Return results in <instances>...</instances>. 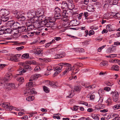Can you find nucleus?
Listing matches in <instances>:
<instances>
[{
  "instance_id": "052dcab7",
  "label": "nucleus",
  "mask_w": 120,
  "mask_h": 120,
  "mask_svg": "<svg viewBox=\"0 0 120 120\" xmlns=\"http://www.w3.org/2000/svg\"><path fill=\"white\" fill-rule=\"evenodd\" d=\"M32 84L33 82H29L28 83H26V86L27 87H31V86H32Z\"/></svg>"
},
{
  "instance_id": "bb28decb",
  "label": "nucleus",
  "mask_w": 120,
  "mask_h": 120,
  "mask_svg": "<svg viewBox=\"0 0 120 120\" xmlns=\"http://www.w3.org/2000/svg\"><path fill=\"white\" fill-rule=\"evenodd\" d=\"M111 69L115 71H118L119 70V67L117 65H114L112 66Z\"/></svg>"
},
{
  "instance_id": "a211bd4d",
  "label": "nucleus",
  "mask_w": 120,
  "mask_h": 120,
  "mask_svg": "<svg viewBox=\"0 0 120 120\" xmlns=\"http://www.w3.org/2000/svg\"><path fill=\"white\" fill-rule=\"evenodd\" d=\"M39 76V74L33 75L30 77L29 81H32L38 78Z\"/></svg>"
},
{
  "instance_id": "c85d7f7f",
  "label": "nucleus",
  "mask_w": 120,
  "mask_h": 120,
  "mask_svg": "<svg viewBox=\"0 0 120 120\" xmlns=\"http://www.w3.org/2000/svg\"><path fill=\"white\" fill-rule=\"evenodd\" d=\"M118 115L116 114H114L112 115L111 117H114V119L112 120H120V119H119V118L117 116Z\"/></svg>"
},
{
  "instance_id": "0e129e2a",
  "label": "nucleus",
  "mask_w": 120,
  "mask_h": 120,
  "mask_svg": "<svg viewBox=\"0 0 120 120\" xmlns=\"http://www.w3.org/2000/svg\"><path fill=\"white\" fill-rule=\"evenodd\" d=\"M116 54H112L110 55L109 56H108L107 57L109 58H113L116 57Z\"/></svg>"
},
{
  "instance_id": "338daca9",
  "label": "nucleus",
  "mask_w": 120,
  "mask_h": 120,
  "mask_svg": "<svg viewBox=\"0 0 120 120\" xmlns=\"http://www.w3.org/2000/svg\"><path fill=\"white\" fill-rule=\"evenodd\" d=\"M38 40H36L34 41L32 43H30L31 45H34L36 44V43H38Z\"/></svg>"
},
{
  "instance_id": "f3484780",
  "label": "nucleus",
  "mask_w": 120,
  "mask_h": 120,
  "mask_svg": "<svg viewBox=\"0 0 120 120\" xmlns=\"http://www.w3.org/2000/svg\"><path fill=\"white\" fill-rule=\"evenodd\" d=\"M15 22L13 20H11L8 22L6 24V26L8 27L11 28L12 27L13 25Z\"/></svg>"
},
{
  "instance_id": "774afa93",
  "label": "nucleus",
  "mask_w": 120,
  "mask_h": 120,
  "mask_svg": "<svg viewBox=\"0 0 120 120\" xmlns=\"http://www.w3.org/2000/svg\"><path fill=\"white\" fill-rule=\"evenodd\" d=\"M66 2L68 4L73 3V1L72 0H67Z\"/></svg>"
},
{
  "instance_id": "e433bc0d",
  "label": "nucleus",
  "mask_w": 120,
  "mask_h": 120,
  "mask_svg": "<svg viewBox=\"0 0 120 120\" xmlns=\"http://www.w3.org/2000/svg\"><path fill=\"white\" fill-rule=\"evenodd\" d=\"M114 50V48L112 47H111L107 49V53H110L113 52Z\"/></svg>"
},
{
  "instance_id": "603ef678",
  "label": "nucleus",
  "mask_w": 120,
  "mask_h": 120,
  "mask_svg": "<svg viewBox=\"0 0 120 120\" xmlns=\"http://www.w3.org/2000/svg\"><path fill=\"white\" fill-rule=\"evenodd\" d=\"M94 87V85H92L90 86H86L85 88H87L89 89H92Z\"/></svg>"
},
{
  "instance_id": "58836bf2",
  "label": "nucleus",
  "mask_w": 120,
  "mask_h": 120,
  "mask_svg": "<svg viewBox=\"0 0 120 120\" xmlns=\"http://www.w3.org/2000/svg\"><path fill=\"white\" fill-rule=\"evenodd\" d=\"M12 31L11 29L10 28H5V33H9L10 34Z\"/></svg>"
},
{
  "instance_id": "423d86ee",
  "label": "nucleus",
  "mask_w": 120,
  "mask_h": 120,
  "mask_svg": "<svg viewBox=\"0 0 120 120\" xmlns=\"http://www.w3.org/2000/svg\"><path fill=\"white\" fill-rule=\"evenodd\" d=\"M64 63H63L59 64L55 68L54 71H56L53 75V77L55 76L61 72L62 71L61 69L63 66V65L62 64Z\"/></svg>"
},
{
  "instance_id": "c756f323",
  "label": "nucleus",
  "mask_w": 120,
  "mask_h": 120,
  "mask_svg": "<svg viewBox=\"0 0 120 120\" xmlns=\"http://www.w3.org/2000/svg\"><path fill=\"white\" fill-rule=\"evenodd\" d=\"M40 22H39L38 21H37L35 22H33V26H34L36 28L38 27L40 25Z\"/></svg>"
},
{
  "instance_id": "49530a36",
  "label": "nucleus",
  "mask_w": 120,
  "mask_h": 120,
  "mask_svg": "<svg viewBox=\"0 0 120 120\" xmlns=\"http://www.w3.org/2000/svg\"><path fill=\"white\" fill-rule=\"evenodd\" d=\"M113 108L115 110L120 109V104L116 105H114L113 107Z\"/></svg>"
},
{
  "instance_id": "6ab92c4d",
  "label": "nucleus",
  "mask_w": 120,
  "mask_h": 120,
  "mask_svg": "<svg viewBox=\"0 0 120 120\" xmlns=\"http://www.w3.org/2000/svg\"><path fill=\"white\" fill-rule=\"evenodd\" d=\"M58 83L55 82L53 81L49 82V84L53 87L56 88L58 86Z\"/></svg>"
},
{
  "instance_id": "473e14b6",
  "label": "nucleus",
  "mask_w": 120,
  "mask_h": 120,
  "mask_svg": "<svg viewBox=\"0 0 120 120\" xmlns=\"http://www.w3.org/2000/svg\"><path fill=\"white\" fill-rule=\"evenodd\" d=\"M68 9H69L72 10L73 9L75 8V5H74L73 3L69 4H68Z\"/></svg>"
},
{
  "instance_id": "0eeeda50",
  "label": "nucleus",
  "mask_w": 120,
  "mask_h": 120,
  "mask_svg": "<svg viewBox=\"0 0 120 120\" xmlns=\"http://www.w3.org/2000/svg\"><path fill=\"white\" fill-rule=\"evenodd\" d=\"M0 105L6 110L8 111H11L14 108L13 106L10 105V103L8 102H4L1 104Z\"/></svg>"
},
{
  "instance_id": "2f4dec72",
  "label": "nucleus",
  "mask_w": 120,
  "mask_h": 120,
  "mask_svg": "<svg viewBox=\"0 0 120 120\" xmlns=\"http://www.w3.org/2000/svg\"><path fill=\"white\" fill-rule=\"evenodd\" d=\"M106 29L108 31H113V29L112 28V26L111 25H107L106 26Z\"/></svg>"
},
{
  "instance_id": "bf43d9fd",
  "label": "nucleus",
  "mask_w": 120,
  "mask_h": 120,
  "mask_svg": "<svg viewBox=\"0 0 120 120\" xmlns=\"http://www.w3.org/2000/svg\"><path fill=\"white\" fill-rule=\"evenodd\" d=\"M87 8L88 9H90V10H88V11H92L91 9H92L93 10H94V8L92 6H88V7H87Z\"/></svg>"
},
{
  "instance_id": "aec40b11",
  "label": "nucleus",
  "mask_w": 120,
  "mask_h": 120,
  "mask_svg": "<svg viewBox=\"0 0 120 120\" xmlns=\"http://www.w3.org/2000/svg\"><path fill=\"white\" fill-rule=\"evenodd\" d=\"M61 8L62 9H68L67 3L66 1L63 2L62 4Z\"/></svg>"
},
{
  "instance_id": "8fccbe9b",
  "label": "nucleus",
  "mask_w": 120,
  "mask_h": 120,
  "mask_svg": "<svg viewBox=\"0 0 120 120\" xmlns=\"http://www.w3.org/2000/svg\"><path fill=\"white\" fill-rule=\"evenodd\" d=\"M60 114H54V115L53 116V118L54 119H60V116H58V115Z\"/></svg>"
},
{
  "instance_id": "ddd939ff",
  "label": "nucleus",
  "mask_w": 120,
  "mask_h": 120,
  "mask_svg": "<svg viewBox=\"0 0 120 120\" xmlns=\"http://www.w3.org/2000/svg\"><path fill=\"white\" fill-rule=\"evenodd\" d=\"M36 93V92L33 90L28 89H27L24 93L25 96H27L30 95L34 94H35Z\"/></svg>"
},
{
  "instance_id": "a19ab883",
  "label": "nucleus",
  "mask_w": 120,
  "mask_h": 120,
  "mask_svg": "<svg viewBox=\"0 0 120 120\" xmlns=\"http://www.w3.org/2000/svg\"><path fill=\"white\" fill-rule=\"evenodd\" d=\"M81 89V86H78L75 87L74 89L76 91H80Z\"/></svg>"
},
{
  "instance_id": "72a5a7b5",
  "label": "nucleus",
  "mask_w": 120,
  "mask_h": 120,
  "mask_svg": "<svg viewBox=\"0 0 120 120\" xmlns=\"http://www.w3.org/2000/svg\"><path fill=\"white\" fill-rule=\"evenodd\" d=\"M5 81L4 79H3V78H0V84H2V85H1V86H3L4 88L5 87L4 85L3 86L2 85L5 84Z\"/></svg>"
},
{
  "instance_id": "b1692460",
  "label": "nucleus",
  "mask_w": 120,
  "mask_h": 120,
  "mask_svg": "<svg viewBox=\"0 0 120 120\" xmlns=\"http://www.w3.org/2000/svg\"><path fill=\"white\" fill-rule=\"evenodd\" d=\"M77 21L76 20H71L70 22V24L72 26H75L78 24L77 23Z\"/></svg>"
},
{
  "instance_id": "4c0bfd02",
  "label": "nucleus",
  "mask_w": 120,
  "mask_h": 120,
  "mask_svg": "<svg viewBox=\"0 0 120 120\" xmlns=\"http://www.w3.org/2000/svg\"><path fill=\"white\" fill-rule=\"evenodd\" d=\"M20 34L17 31L16 32L14 33L13 37L15 38H18L20 36Z\"/></svg>"
},
{
  "instance_id": "680f3d73",
  "label": "nucleus",
  "mask_w": 120,
  "mask_h": 120,
  "mask_svg": "<svg viewBox=\"0 0 120 120\" xmlns=\"http://www.w3.org/2000/svg\"><path fill=\"white\" fill-rule=\"evenodd\" d=\"M94 31L92 30H90L89 32V35L90 36L91 35L94 34Z\"/></svg>"
},
{
  "instance_id": "de8ad7c7",
  "label": "nucleus",
  "mask_w": 120,
  "mask_h": 120,
  "mask_svg": "<svg viewBox=\"0 0 120 120\" xmlns=\"http://www.w3.org/2000/svg\"><path fill=\"white\" fill-rule=\"evenodd\" d=\"M90 28L92 30H96L98 29V27L95 25H94L91 26Z\"/></svg>"
},
{
  "instance_id": "79ce46f5",
  "label": "nucleus",
  "mask_w": 120,
  "mask_h": 120,
  "mask_svg": "<svg viewBox=\"0 0 120 120\" xmlns=\"http://www.w3.org/2000/svg\"><path fill=\"white\" fill-rule=\"evenodd\" d=\"M17 80L21 83H23L24 81V79L22 77H19L17 78Z\"/></svg>"
},
{
  "instance_id": "7c9ffc66",
  "label": "nucleus",
  "mask_w": 120,
  "mask_h": 120,
  "mask_svg": "<svg viewBox=\"0 0 120 120\" xmlns=\"http://www.w3.org/2000/svg\"><path fill=\"white\" fill-rule=\"evenodd\" d=\"M106 103L108 105H110L112 104V99L111 98H109L106 101Z\"/></svg>"
},
{
  "instance_id": "69168bd1",
  "label": "nucleus",
  "mask_w": 120,
  "mask_h": 120,
  "mask_svg": "<svg viewBox=\"0 0 120 120\" xmlns=\"http://www.w3.org/2000/svg\"><path fill=\"white\" fill-rule=\"evenodd\" d=\"M24 48V47L23 46H20V47H18L16 48V49L18 50H20Z\"/></svg>"
},
{
  "instance_id": "5fc2aeb1",
  "label": "nucleus",
  "mask_w": 120,
  "mask_h": 120,
  "mask_svg": "<svg viewBox=\"0 0 120 120\" xmlns=\"http://www.w3.org/2000/svg\"><path fill=\"white\" fill-rule=\"evenodd\" d=\"M13 28L15 30L16 29L18 28H18L19 27V26H18L16 24V23L15 22L14 24L12 26Z\"/></svg>"
},
{
  "instance_id": "39448f33",
  "label": "nucleus",
  "mask_w": 120,
  "mask_h": 120,
  "mask_svg": "<svg viewBox=\"0 0 120 120\" xmlns=\"http://www.w3.org/2000/svg\"><path fill=\"white\" fill-rule=\"evenodd\" d=\"M39 14H40V12H36L35 11L31 10L29 11L27 13V15L28 18L32 19L34 18L36 15Z\"/></svg>"
},
{
  "instance_id": "4d7b16f0",
  "label": "nucleus",
  "mask_w": 120,
  "mask_h": 120,
  "mask_svg": "<svg viewBox=\"0 0 120 120\" xmlns=\"http://www.w3.org/2000/svg\"><path fill=\"white\" fill-rule=\"evenodd\" d=\"M34 70L36 71H39L41 70V68L40 67L37 66L35 67Z\"/></svg>"
},
{
  "instance_id": "1a4fd4ad",
  "label": "nucleus",
  "mask_w": 120,
  "mask_h": 120,
  "mask_svg": "<svg viewBox=\"0 0 120 120\" xmlns=\"http://www.w3.org/2000/svg\"><path fill=\"white\" fill-rule=\"evenodd\" d=\"M54 12V16L55 17H57L56 19H60L61 18L60 9L57 7L55 8Z\"/></svg>"
},
{
  "instance_id": "7ed1b4c3",
  "label": "nucleus",
  "mask_w": 120,
  "mask_h": 120,
  "mask_svg": "<svg viewBox=\"0 0 120 120\" xmlns=\"http://www.w3.org/2000/svg\"><path fill=\"white\" fill-rule=\"evenodd\" d=\"M4 85V88H6L7 89H8L9 90H10L11 89V88H17L19 86V84L18 85L17 84H15L14 83H8L7 84H5L3 85V86Z\"/></svg>"
},
{
  "instance_id": "6e6d98bb",
  "label": "nucleus",
  "mask_w": 120,
  "mask_h": 120,
  "mask_svg": "<svg viewBox=\"0 0 120 120\" xmlns=\"http://www.w3.org/2000/svg\"><path fill=\"white\" fill-rule=\"evenodd\" d=\"M38 63L34 60L31 61L29 62V64L33 65H36L38 64Z\"/></svg>"
},
{
  "instance_id": "cd10ccee",
  "label": "nucleus",
  "mask_w": 120,
  "mask_h": 120,
  "mask_svg": "<svg viewBox=\"0 0 120 120\" xmlns=\"http://www.w3.org/2000/svg\"><path fill=\"white\" fill-rule=\"evenodd\" d=\"M111 15L116 19L120 18V13H117L116 14L114 13H112Z\"/></svg>"
},
{
  "instance_id": "412c9836",
  "label": "nucleus",
  "mask_w": 120,
  "mask_h": 120,
  "mask_svg": "<svg viewBox=\"0 0 120 120\" xmlns=\"http://www.w3.org/2000/svg\"><path fill=\"white\" fill-rule=\"evenodd\" d=\"M35 53L38 55H41L42 53V50L40 48L36 49L35 50Z\"/></svg>"
},
{
  "instance_id": "6e6552de",
  "label": "nucleus",
  "mask_w": 120,
  "mask_h": 120,
  "mask_svg": "<svg viewBox=\"0 0 120 120\" xmlns=\"http://www.w3.org/2000/svg\"><path fill=\"white\" fill-rule=\"evenodd\" d=\"M21 54H19L12 55L11 56L9 60L15 62H18L19 61V57Z\"/></svg>"
},
{
  "instance_id": "a878e982",
  "label": "nucleus",
  "mask_w": 120,
  "mask_h": 120,
  "mask_svg": "<svg viewBox=\"0 0 120 120\" xmlns=\"http://www.w3.org/2000/svg\"><path fill=\"white\" fill-rule=\"evenodd\" d=\"M1 20L2 21L5 22L7 21L9 19L8 17H7V16H1Z\"/></svg>"
},
{
  "instance_id": "3c124183",
  "label": "nucleus",
  "mask_w": 120,
  "mask_h": 120,
  "mask_svg": "<svg viewBox=\"0 0 120 120\" xmlns=\"http://www.w3.org/2000/svg\"><path fill=\"white\" fill-rule=\"evenodd\" d=\"M107 62L106 61H104L101 62L100 64L101 66H105V65H107Z\"/></svg>"
},
{
  "instance_id": "864d4df0",
  "label": "nucleus",
  "mask_w": 120,
  "mask_h": 120,
  "mask_svg": "<svg viewBox=\"0 0 120 120\" xmlns=\"http://www.w3.org/2000/svg\"><path fill=\"white\" fill-rule=\"evenodd\" d=\"M34 34V32H29L27 34L28 36H33Z\"/></svg>"
},
{
  "instance_id": "09e8293b",
  "label": "nucleus",
  "mask_w": 120,
  "mask_h": 120,
  "mask_svg": "<svg viewBox=\"0 0 120 120\" xmlns=\"http://www.w3.org/2000/svg\"><path fill=\"white\" fill-rule=\"evenodd\" d=\"M43 88L45 92L48 93L49 92V89L47 87L45 86H44Z\"/></svg>"
},
{
  "instance_id": "c03bdc74",
  "label": "nucleus",
  "mask_w": 120,
  "mask_h": 120,
  "mask_svg": "<svg viewBox=\"0 0 120 120\" xmlns=\"http://www.w3.org/2000/svg\"><path fill=\"white\" fill-rule=\"evenodd\" d=\"M5 33V28L2 27L1 28H0V35Z\"/></svg>"
},
{
  "instance_id": "c9c22d12",
  "label": "nucleus",
  "mask_w": 120,
  "mask_h": 120,
  "mask_svg": "<svg viewBox=\"0 0 120 120\" xmlns=\"http://www.w3.org/2000/svg\"><path fill=\"white\" fill-rule=\"evenodd\" d=\"M34 96H29L26 98V99L28 101H33L34 99Z\"/></svg>"
},
{
  "instance_id": "f03ea898",
  "label": "nucleus",
  "mask_w": 120,
  "mask_h": 120,
  "mask_svg": "<svg viewBox=\"0 0 120 120\" xmlns=\"http://www.w3.org/2000/svg\"><path fill=\"white\" fill-rule=\"evenodd\" d=\"M62 64L63 65V66L67 67L63 72V74L64 75L67 74L70 71H72L74 69V66L71 68V66L70 64L66 63H63Z\"/></svg>"
},
{
  "instance_id": "4be33fe9",
  "label": "nucleus",
  "mask_w": 120,
  "mask_h": 120,
  "mask_svg": "<svg viewBox=\"0 0 120 120\" xmlns=\"http://www.w3.org/2000/svg\"><path fill=\"white\" fill-rule=\"evenodd\" d=\"M21 58L23 59H27L29 58V54L28 53L24 54L22 55Z\"/></svg>"
},
{
  "instance_id": "f704fd0d",
  "label": "nucleus",
  "mask_w": 120,
  "mask_h": 120,
  "mask_svg": "<svg viewBox=\"0 0 120 120\" xmlns=\"http://www.w3.org/2000/svg\"><path fill=\"white\" fill-rule=\"evenodd\" d=\"M103 9L104 10H107L109 8V5L108 4L105 3L103 6Z\"/></svg>"
},
{
  "instance_id": "13d9d810",
  "label": "nucleus",
  "mask_w": 120,
  "mask_h": 120,
  "mask_svg": "<svg viewBox=\"0 0 120 120\" xmlns=\"http://www.w3.org/2000/svg\"><path fill=\"white\" fill-rule=\"evenodd\" d=\"M54 69V67L53 66H48L47 68V69L48 71H49L52 70Z\"/></svg>"
},
{
  "instance_id": "ea45409f",
  "label": "nucleus",
  "mask_w": 120,
  "mask_h": 120,
  "mask_svg": "<svg viewBox=\"0 0 120 120\" xmlns=\"http://www.w3.org/2000/svg\"><path fill=\"white\" fill-rule=\"evenodd\" d=\"M88 98L90 97V99L91 100H93L95 98V96L94 94H89L87 96Z\"/></svg>"
},
{
  "instance_id": "9b49d317",
  "label": "nucleus",
  "mask_w": 120,
  "mask_h": 120,
  "mask_svg": "<svg viewBox=\"0 0 120 120\" xmlns=\"http://www.w3.org/2000/svg\"><path fill=\"white\" fill-rule=\"evenodd\" d=\"M10 13V12L8 10L2 9L0 10V16H7Z\"/></svg>"
},
{
  "instance_id": "f257e3e1",
  "label": "nucleus",
  "mask_w": 120,
  "mask_h": 120,
  "mask_svg": "<svg viewBox=\"0 0 120 120\" xmlns=\"http://www.w3.org/2000/svg\"><path fill=\"white\" fill-rule=\"evenodd\" d=\"M38 20L41 22V23L46 26L48 28L52 27L53 26L54 24V22H51L50 20L45 19L42 16H40Z\"/></svg>"
},
{
  "instance_id": "37998d69",
  "label": "nucleus",
  "mask_w": 120,
  "mask_h": 120,
  "mask_svg": "<svg viewBox=\"0 0 120 120\" xmlns=\"http://www.w3.org/2000/svg\"><path fill=\"white\" fill-rule=\"evenodd\" d=\"M105 83L107 86H111L113 85V83L111 81H106Z\"/></svg>"
},
{
  "instance_id": "f8f14e48",
  "label": "nucleus",
  "mask_w": 120,
  "mask_h": 120,
  "mask_svg": "<svg viewBox=\"0 0 120 120\" xmlns=\"http://www.w3.org/2000/svg\"><path fill=\"white\" fill-rule=\"evenodd\" d=\"M33 22L31 21H28L26 22V25L27 26V29L29 31L32 30L33 28Z\"/></svg>"
},
{
  "instance_id": "4468645a",
  "label": "nucleus",
  "mask_w": 120,
  "mask_h": 120,
  "mask_svg": "<svg viewBox=\"0 0 120 120\" xmlns=\"http://www.w3.org/2000/svg\"><path fill=\"white\" fill-rule=\"evenodd\" d=\"M12 77V75L11 73H7L6 74L3 78L4 79L5 81V82H6V81L10 80Z\"/></svg>"
},
{
  "instance_id": "dca6fc26",
  "label": "nucleus",
  "mask_w": 120,
  "mask_h": 120,
  "mask_svg": "<svg viewBox=\"0 0 120 120\" xmlns=\"http://www.w3.org/2000/svg\"><path fill=\"white\" fill-rule=\"evenodd\" d=\"M28 30L27 29H26V27L24 26L19 27L18 28V30L17 31L19 33L24 31H26Z\"/></svg>"
},
{
  "instance_id": "a18cd8bd",
  "label": "nucleus",
  "mask_w": 120,
  "mask_h": 120,
  "mask_svg": "<svg viewBox=\"0 0 120 120\" xmlns=\"http://www.w3.org/2000/svg\"><path fill=\"white\" fill-rule=\"evenodd\" d=\"M98 92L99 95L101 96L103 95L104 93V92L103 90L101 89L99 90Z\"/></svg>"
},
{
  "instance_id": "20e7f679",
  "label": "nucleus",
  "mask_w": 120,
  "mask_h": 120,
  "mask_svg": "<svg viewBox=\"0 0 120 120\" xmlns=\"http://www.w3.org/2000/svg\"><path fill=\"white\" fill-rule=\"evenodd\" d=\"M18 64L21 65L22 66V70L21 69V71L19 72L20 74H22V73L26 72V70H27L29 68V66L26 63L20 62L18 63Z\"/></svg>"
},
{
  "instance_id": "9d476101",
  "label": "nucleus",
  "mask_w": 120,
  "mask_h": 120,
  "mask_svg": "<svg viewBox=\"0 0 120 120\" xmlns=\"http://www.w3.org/2000/svg\"><path fill=\"white\" fill-rule=\"evenodd\" d=\"M112 94V98L113 101L115 102L117 101L118 100L119 94L118 93L117 91L112 92L111 93Z\"/></svg>"
},
{
  "instance_id": "e2e57ef3",
  "label": "nucleus",
  "mask_w": 120,
  "mask_h": 120,
  "mask_svg": "<svg viewBox=\"0 0 120 120\" xmlns=\"http://www.w3.org/2000/svg\"><path fill=\"white\" fill-rule=\"evenodd\" d=\"M104 89L107 91H109L110 90V88L108 87H106L104 88Z\"/></svg>"
},
{
  "instance_id": "2eb2a0df",
  "label": "nucleus",
  "mask_w": 120,
  "mask_h": 120,
  "mask_svg": "<svg viewBox=\"0 0 120 120\" xmlns=\"http://www.w3.org/2000/svg\"><path fill=\"white\" fill-rule=\"evenodd\" d=\"M65 55L64 53H62L57 54L54 56V59L61 58L64 57Z\"/></svg>"
},
{
  "instance_id": "393cba45",
  "label": "nucleus",
  "mask_w": 120,
  "mask_h": 120,
  "mask_svg": "<svg viewBox=\"0 0 120 120\" xmlns=\"http://www.w3.org/2000/svg\"><path fill=\"white\" fill-rule=\"evenodd\" d=\"M17 17L20 20L23 21L26 19V18L24 16L22 15H18Z\"/></svg>"
},
{
  "instance_id": "5701e85b",
  "label": "nucleus",
  "mask_w": 120,
  "mask_h": 120,
  "mask_svg": "<svg viewBox=\"0 0 120 120\" xmlns=\"http://www.w3.org/2000/svg\"><path fill=\"white\" fill-rule=\"evenodd\" d=\"M99 114H93L91 116L92 117L93 119L95 120H99Z\"/></svg>"
}]
</instances>
